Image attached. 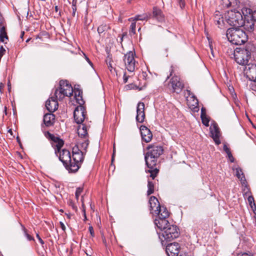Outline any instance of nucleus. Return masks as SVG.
<instances>
[{
    "mask_svg": "<svg viewBox=\"0 0 256 256\" xmlns=\"http://www.w3.org/2000/svg\"><path fill=\"white\" fill-rule=\"evenodd\" d=\"M147 148L148 151L145 154L144 160L148 170H146V172L150 173V176L154 179L158 172V170L155 167L157 160L163 154L164 149L162 146L157 144L149 145Z\"/></svg>",
    "mask_w": 256,
    "mask_h": 256,
    "instance_id": "nucleus-1",
    "label": "nucleus"
},
{
    "mask_svg": "<svg viewBox=\"0 0 256 256\" xmlns=\"http://www.w3.org/2000/svg\"><path fill=\"white\" fill-rule=\"evenodd\" d=\"M45 136L51 140V144L54 148L56 154L58 155L59 154L60 160L62 162L66 169L70 172V164L72 162V157L69 150L66 149L60 150L61 148L64 144L63 140L48 132L45 134Z\"/></svg>",
    "mask_w": 256,
    "mask_h": 256,
    "instance_id": "nucleus-2",
    "label": "nucleus"
},
{
    "mask_svg": "<svg viewBox=\"0 0 256 256\" xmlns=\"http://www.w3.org/2000/svg\"><path fill=\"white\" fill-rule=\"evenodd\" d=\"M88 144L89 142L86 140L84 142L80 140L72 148V162L70 168V172H76L80 168L86 153Z\"/></svg>",
    "mask_w": 256,
    "mask_h": 256,
    "instance_id": "nucleus-3",
    "label": "nucleus"
},
{
    "mask_svg": "<svg viewBox=\"0 0 256 256\" xmlns=\"http://www.w3.org/2000/svg\"><path fill=\"white\" fill-rule=\"evenodd\" d=\"M228 40L236 45H241L247 41L248 36L246 32L239 28H231L226 32Z\"/></svg>",
    "mask_w": 256,
    "mask_h": 256,
    "instance_id": "nucleus-4",
    "label": "nucleus"
},
{
    "mask_svg": "<svg viewBox=\"0 0 256 256\" xmlns=\"http://www.w3.org/2000/svg\"><path fill=\"white\" fill-rule=\"evenodd\" d=\"M227 22L233 28H240L243 26L244 20L241 12L238 10H228L225 14Z\"/></svg>",
    "mask_w": 256,
    "mask_h": 256,
    "instance_id": "nucleus-5",
    "label": "nucleus"
},
{
    "mask_svg": "<svg viewBox=\"0 0 256 256\" xmlns=\"http://www.w3.org/2000/svg\"><path fill=\"white\" fill-rule=\"evenodd\" d=\"M73 93V88L67 80H61L60 82L59 88L56 89L54 96L62 100L65 96H70Z\"/></svg>",
    "mask_w": 256,
    "mask_h": 256,
    "instance_id": "nucleus-6",
    "label": "nucleus"
},
{
    "mask_svg": "<svg viewBox=\"0 0 256 256\" xmlns=\"http://www.w3.org/2000/svg\"><path fill=\"white\" fill-rule=\"evenodd\" d=\"M179 234L180 232L178 228L176 226L170 225L162 234H160L159 238L163 243L164 240L170 242L173 240L178 238Z\"/></svg>",
    "mask_w": 256,
    "mask_h": 256,
    "instance_id": "nucleus-7",
    "label": "nucleus"
},
{
    "mask_svg": "<svg viewBox=\"0 0 256 256\" xmlns=\"http://www.w3.org/2000/svg\"><path fill=\"white\" fill-rule=\"evenodd\" d=\"M250 56V52L246 48H237L234 52L235 60L239 64L247 65Z\"/></svg>",
    "mask_w": 256,
    "mask_h": 256,
    "instance_id": "nucleus-8",
    "label": "nucleus"
},
{
    "mask_svg": "<svg viewBox=\"0 0 256 256\" xmlns=\"http://www.w3.org/2000/svg\"><path fill=\"white\" fill-rule=\"evenodd\" d=\"M135 52L130 51L124 56V61L126 68L130 72H134L136 66V61L134 59Z\"/></svg>",
    "mask_w": 256,
    "mask_h": 256,
    "instance_id": "nucleus-9",
    "label": "nucleus"
},
{
    "mask_svg": "<svg viewBox=\"0 0 256 256\" xmlns=\"http://www.w3.org/2000/svg\"><path fill=\"white\" fill-rule=\"evenodd\" d=\"M86 110L82 106H77L74 112V117L75 122L78 124H82V123L85 119Z\"/></svg>",
    "mask_w": 256,
    "mask_h": 256,
    "instance_id": "nucleus-10",
    "label": "nucleus"
},
{
    "mask_svg": "<svg viewBox=\"0 0 256 256\" xmlns=\"http://www.w3.org/2000/svg\"><path fill=\"white\" fill-rule=\"evenodd\" d=\"M170 85L172 88L173 91L178 94L182 91L184 86L183 83L180 80V78L176 76L172 77Z\"/></svg>",
    "mask_w": 256,
    "mask_h": 256,
    "instance_id": "nucleus-11",
    "label": "nucleus"
},
{
    "mask_svg": "<svg viewBox=\"0 0 256 256\" xmlns=\"http://www.w3.org/2000/svg\"><path fill=\"white\" fill-rule=\"evenodd\" d=\"M244 72L250 80L256 82V64H248L246 66Z\"/></svg>",
    "mask_w": 256,
    "mask_h": 256,
    "instance_id": "nucleus-12",
    "label": "nucleus"
},
{
    "mask_svg": "<svg viewBox=\"0 0 256 256\" xmlns=\"http://www.w3.org/2000/svg\"><path fill=\"white\" fill-rule=\"evenodd\" d=\"M58 98L54 94L46 101V107L50 112H53L58 109Z\"/></svg>",
    "mask_w": 256,
    "mask_h": 256,
    "instance_id": "nucleus-13",
    "label": "nucleus"
},
{
    "mask_svg": "<svg viewBox=\"0 0 256 256\" xmlns=\"http://www.w3.org/2000/svg\"><path fill=\"white\" fill-rule=\"evenodd\" d=\"M166 251L168 256H178L180 252V244L177 242L169 244L166 246Z\"/></svg>",
    "mask_w": 256,
    "mask_h": 256,
    "instance_id": "nucleus-14",
    "label": "nucleus"
},
{
    "mask_svg": "<svg viewBox=\"0 0 256 256\" xmlns=\"http://www.w3.org/2000/svg\"><path fill=\"white\" fill-rule=\"evenodd\" d=\"M210 129L211 136L216 144L217 145L220 144V133L218 125L216 124H214L211 125Z\"/></svg>",
    "mask_w": 256,
    "mask_h": 256,
    "instance_id": "nucleus-15",
    "label": "nucleus"
},
{
    "mask_svg": "<svg viewBox=\"0 0 256 256\" xmlns=\"http://www.w3.org/2000/svg\"><path fill=\"white\" fill-rule=\"evenodd\" d=\"M145 118L144 104V102L138 103L136 108V120L138 122L142 123Z\"/></svg>",
    "mask_w": 256,
    "mask_h": 256,
    "instance_id": "nucleus-16",
    "label": "nucleus"
},
{
    "mask_svg": "<svg viewBox=\"0 0 256 256\" xmlns=\"http://www.w3.org/2000/svg\"><path fill=\"white\" fill-rule=\"evenodd\" d=\"M154 224L162 232L170 226L166 218H157L154 220Z\"/></svg>",
    "mask_w": 256,
    "mask_h": 256,
    "instance_id": "nucleus-17",
    "label": "nucleus"
},
{
    "mask_svg": "<svg viewBox=\"0 0 256 256\" xmlns=\"http://www.w3.org/2000/svg\"><path fill=\"white\" fill-rule=\"evenodd\" d=\"M78 134L80 138L78 140V142L80 140L81 142H84V140H88V132H87V127L84 124H80L78 128Z\"/></svg>",
    "mask_w": 256,
    "mask_h": 256,
    "instance_id": "nucleus-18",
    "label": "nucleus"
},
{
    "mask_svg": "<svg viewBox=\"0 0 256 256\" xmlns=\"http://www.w3.org/2000/svg\"><path fill=\"white\" fill-rule=\"evenodd\" d=\"M140 130L143 140L146 142H150L152 138V134L150 130L144 126H140Z\"/></svg>",
    "mask_w": 256,
    "mask_h": 256,
    "instance_id": "nucleus-19",
    "label": "nucleus"
},
{
    "mask_svg": "<svg viewBox=\"0 0 256 256\" xmlns=\"http://www.w3.org/2000/svg\"><path fill=\"white\" fill-rule=\"evenodd\" d=\"M149 204L150 205V208L151 210L154 212L155 210L158 209L160 210V206L158 200L154 196L150 197L149 200Z\"/></svg>",
    "mask_w": 256,
    "mask_h": 256,
    "instance_id": "nucleus-20",
    "label": "nucleus"
},
{
    "mask_svg": "<svg viewBox=\"0 0 256 256\" xmlns=\"http://www.w3.org/2000/svg\"><path fill=\"white\" fill-rule=\"evenodd\" d=\"M54 119L55 116L52 112L46 114L44 116V122L46 126H50L54 124Z\"/></svg>",
    "mask_w": 256,
    "mask_h": 256,
    "instance_id": "nucleus-21",
    "label": "nucleus"
},
{
    "mask_svg": "<svg viewBox=\"0 0 256 256\" xmlns=\"http://www.w3.org/2000/svg\"><path fill=\"white\" fill-rule=\"evenodd\" d=\"M154 214L158 215V218H167L169 216V213L166 208L160 206V210L158 209L154 210Z\"/></svg>",
    "mask_w": 256,
    "mask_h": 256,
    "instance_id": "nucleus-22",
    "label": "nucleus"
},
{
    "mask_svg": "<svg viewBox=\"0 0 256 256\" xmlns=\"http://www.w3.org/2000/svg\"><path fill=\"white\" fill-rule=\"evenodd\" d=\"M153 16L158 21H162L164 20V17L162 10L156 7L153 8Z\"/></svg>",
    "mask_w": 256,
    "mask_h": 256,
    "instance_id": "nucleus-23",
    "label": "nucleus"
},
{
    "mask_svg": "<svg viewBox=\"0 0 256 256\" xmlns=\"http://www.w3.org/2000/svg\"><path fill=\"white\" fill-rule=\"evenodd\" d=\"M236 177L240 180L242 185L245 184L246 180L242 172V169L238 167L236 168Z\"/></svg>",
    "mask_w": 256,
    "mask_h": 256,
    "instance_id": "nucleus-24",
    "label": "nucleus"
},
{
    "mask_svg": "<svg viewBox=\"0 0 256 256\" xmlns=\"http://www.w3.org/2000/svg\"><path fill=\"white\" fill-rule=\"evenodd\" d=\"M8 36L6 31L5 25L0 28V40L2 42L6 43Z\"/></svg>",
    "mask_w": 256,
    "mask_h": 256,
    "instance_id": "nucleus-25",
    "label": "nucleus"
},
{
    "mask_svg": "<svg viewBox=\"0 0 256 256\" xmlns=\"http://www.w3.org/2000/svg\"><path fill=\"white\" fill-rule=\"evenodd\" d=\"M243 26H244L245 28L248 31L250 32H252L254 30V22L252 20H251L250 22H244Z\"/></svg>",
    "mask_w": 256,
    "mask_h": 256,
    "instance_id": "nucleus-26",
    "label": "nucleus"
},
{
    "mask_svg": "<svg viewBox=\"0 0 256 256\" xmlns=\"http://www.w3.org/2000/svg\"><path fill=\"white\" fill-rule=\"evenodd\" d=\"M148 16L146 14H144L142 15H136L134 18H128V21L134 22H136L138 20H147Z\"/></svg>",
    "mask_w": 256,
    "mask_h": 256,
    "instance_id": "nucleus-27",
    "label": "nucleus"
},
{
    "mask_svg": "<svg viewBox=\"0 0 256 256\" xmlns=\"http://www.w3.org/2000/svg\"><path fill=\"white\" fill-rule=\"evenodd\" d=\"M214 22L218 26V28H221L224 24V20L222 17L220 15L218 16L217 14L214 16Z\"/></svg>",
    "mask_w": 256,
    "mask_h": 256,
    "instance_id": "nucleus-28",
    "label": "nucleus"
},
{
    "mask_svg": "<svg viewBox=\"0 0 256 256\" xmlns=\"http://www.w3.org/2000/svg\"><path fill=\"white\" fill-rule=\"evenodd\" d=\"M75 98L76 102L80 104V106H82L84 102L82 98V96L80 94V92L78 91L75 92Z\"/></svg>",
    "mask_w": 256,
    "mask_h": 256,
    "instance_id": "nucleus-29",
    "label": "nucleus"
},
{
    "mask_svg": "<svg viewBox=\"0 0 256 256\" xmlns=\"http://www.w3.org/2000/svg\"><path fill=\"white\" fill-rule=\"evenodd\" d=\"M148 190L147 191V194L148 196L152 194L154 192V184L152 182L148 181Z\"/></svg>",
    "mask_w": 256,
    "mask_h": 256,
    "instance_id": "nucleus-30",
    "label": "nucleus"
},
{
    "mask_svg": "<svg viewBox=\"0 0 256 256\" xmlns=\"http://www.w3.org/2000/svg\"><path fill=\"white\" fill-rule=\"evenodd\" d=\"M202 123L206 126H209V118L206 114H202L200 115Z\"/></svg>",
    "mask_w": 256,
    "mask_h": 256,
    "instance_id": "nucleus-31",
    "label": "nucleus"
},
{
    "mask_svg": "<svg viewBox=\"0 0 256 256\" xmlns=\"http://www.w3.org/2000/svg\"><path fill=\"white\" fill-rule=\"evenodd\" d=\"M235 0H222L223 6L225 8H229L232 6L234 3Z\"/></svg>",
    "mask_w": 256,
    "mask_h": 256,
    "instance_id": "nucleus-32",
    "label": "nucleus"
},
{
    "mask_svg": "<svg viewBox=\"0 0 256 256\" xmlns=\"http://www.w3.org/2000/svg\"><path fill=\"white\" fill-rule=\"evenodd\" d=\"M72 16L73 17H74L76 16V11L77 10L76 0H72Z\"/></svg>",
    "mask_w": 256,
    "mask_h": 256,
    "instance_id": "nucleus-33",
    "label": "nucleus"
},
{
    "mask_svg": "<svg viewBox=\"0 0 256 256\" xmlns=\"http://www.w3.org/2000/svg\"><path fill=\"white\" fill-rule=\"evenodd\" d=\"M136 22H132L130 26V34H136Z\"/></svg>",
    "mask_w": 256,
    "mask_h": 256,
    "instance_id": "nucleus-34",
    "label": "nucleus"
},
{
    "mask_svg": "<svg viewBox=\"0 0 256 256\" xmlns=\"http://www.w3.org/2000/svg\"><path fill=\"white\" fill-rule=\"evenodd\" d=\"M83 190V188L82 187H78L76 188L75 195H76V198L77 200H78L79 196L82 194V192Z\"/></svg>",
    "mask_w": 256,
    "mask_h": 256,
    "instance_id": "nucleus-35",
    "label": "nucleus"
},
{
    "mask_svg": "<svg viewBox=\"0 0 256 256\" xmlns=\"http://www.w3.org/2000/svg\"><path fill=\"white\" fill-rule=\"evenodd\" d=\"M248 200L250 205L252 208L253 207V205L255 206V204L254 202V198L252 196H249L248 198Z\"/></svg>",
    "mask_w": 256,
    "mask_h": 256,
    "instance_id": "nucleus-36",
    "label": "nucleus"
},
{
    "mask_svg": "<svg viewBox=\"0 0 256 256\" xmlns=\"http://www.w3.org/2000/svg\"><path fill=\"white\" fill-rule=\"evenodd\" d=\"M24 232L25 236L26 237L27 239L28 240H34V238L30 235L29 234H28L26 232V230L25 229V228H24Z\"/></svg>",
    "mask_w": 256,
    "mask_h": 256,
    "instance_id": "nucleus-37",
    "label": "nucleus"
},
{
    "mask_svg": "<svg viewBox=\"0 0 256 256\" xmlns=\"http://www.w3.org/2000/svg\"><path fill=\"white\" fill-rule=\"evenodd\" d=\"M107 64H108V68L110 71L111 72L112 74H114V72L116 70L114 69V72H113V70H112L113 68H112V64H111L110 62H107Z\"/></svg>",
    "mask_w": 256,
    "mask_h": 256,
    "instance_id": "nucleus-38",
    "label": "nucleus"
},
{
    "mask_svg": "<svg viewBox=\"0 0 256 256\" xmlns=\"http://www.w3.org/2000/svg\"><path fill=\"white\" fill-rule=\"evenodd\" d=\"M5 52H6V50L4 48V47L2 46H0V60H1L2 56L4 54Z\"/></svg>",
    "mask_w": 256,
    "mask_h": 256,
    "instance_id": "nucleus-39",
    "label": "nucleus"
},
{
    "mask_svg": "<svg viewBox=\"0 0 256 256\" xmlns=\"http://www.w3.org/2000/svg\"><path fill=\"white\" fill-rule=\"evenodd\" d=\"M104 28H106V26H100L98 28V32L99 34H102V33L104 30Z\"/></svg>",
    "mask_w": 256,
    "mask_h": 256,
    "instance_id": "nucleus-40",
    "label": "nucleus"
},
{
    "mask_svg": "<svg viewBox=\"0 0 256 256\" xmlns=\"http://www.w3.org/2000/svg\"><path fill=\"white\" fill-rule=\"evenodd\" d=\"M223 149H224V150L226 153V154H229V152H231L230 149L228 147V146L226 144H224V145Z\"/></svg>",
    "mask_w": 256,
    "mask_h": 256,
    "instance_id": "nucleus-41",
    "label": "nucleus"
},
{
    "mask_svg": "<svg viewBox=\"0 0 256 256\" xmlns=\"http://www.w3.org/2000/svg\"><path fill=\"white\" fill-rule=\"evenodd\" d=\"M227 156L231 162H234V159L231 152H229V154H227Z\"/></svg>",
    "mask_w": 256,
    "mask_h": 256,
    "instance_id": "nucleus-42",
    "label": "nucleus"
},
{
    "mask_svg": "<svg viewBox=\"0 0 256 256\" xmlns=\"http://www.w3.org/2000/svg\"><path fill=\"white\" fill-rule=\"evenodd\" d=\"M68 204L72 206L73 210H76V206L74 205V202L72 200L68 202Z\"/></svg>",
    "mask_w": 256,
    "mask_h": 256,
    "instance_id": "nucleus-43",
    "label": "nucleus"
},
{
    "mask_svg": "<svg viewBox=\"0 0 256 256\" xmlns=\"http://www.w3.org/2000/svg\"><path fill=\"white\" fill-rule=\"evenodd\" d=\"M84 56L85 59L88 62V63L92 66H93V64L92 62L84 54Z\"/></svg>",
    "mask_w": 256,
    "mask_h": 256,
    "instance_id": "nucleus-44",
    "label": "nucleus"
},
{
    "mask_svg": "<svg viewBox=\"0 0 256 256\" xmlns=\"http://www.w3.org/2000/svg\"><path fill=\"white\" fill-rule=\"evenodd\" d=\"M128 76H127L126 74V73L124 74V76H123V80L124 83H126L128 82Z\"/></svg>",
    "mask_w": 256,
    "mask_h": 256,
    "instance_id": "nucleus-45",
    "label": "nucleus"
},
{
    "mask_svg": "<svg viewBox=\"0 0 256 256\" xmlns=\"http://www.w3.org/2000/svg\"><path fill=\"white\" fill-rule=\"evenodd\" d=\"M89 231L92 236H94V230L92 226H90L88 228Z\"/></svg>",
    "mask_w": 256,
    "mask_h": 256,
    "instance_id": "nucleus-46",
    "label": "nucleus"
},
{
    "mask_svg": "<svg viewBox=\"0 0 256 256\" xmlns=\"http://www.w3.org/2000/svg\"><path fill=\"white\" fill-rule=\"evenodd\" d=\"M179 4L182 8L184 6L185 4L184 0H179Z\"/></svg>",
    "mask_w": 256,
    "mask_h": 256,
    "instance_id": "nucleus-47",
    "label": "nucleus"
},
{
    "mask_svg": "<svg viewBox=\"0 0 256 256\" xmlns=\"http://www.w3.org/2000/svg\"><path fill=\"white\" fill-rule=\"evenodd\" d=\"M178 256H188V254L186 252L180 251L179 254H178Z\"/></svg>",
    "mask_w": 256,
    "mask_h": 256,
    "instance_id": "nucleus-48",
    "label": "nucleus"
},
{
    "mask_svg": "<svg viewBox=\"0 0 256 256\" xmlns=\"http://www.w3.org/2000/svg\"><path fill=\"white\" fill-rule=\"evenodd\" d=\"M60 228H62V229L64 231L66 230V226L62 222H60Z\"/></svg>",
    "mask_w": 256,
    "mask_h": 256,
    "instance_id": "nucleus-49",
    "label": "nucleus"
},
{
    "mask_svg": "<svg viewBox=\"0 0 256 256\" xmlns=\"http://www.w3.org/2000/svg\"><path fill=\"white\" fill-rule=\"evenodd\" d=\"M36 237L38 239L40 242L42 244H44V242L42 240L40 237L39 235L38 234H36Z\"/></svg>",
    "mask_w": 256,
    "mask_h": 256,
    "instance_id": "nucleus-50",
    "label": "nucleus"
},
{
    "mask_svg": "<svg viewBox=\"0 0 256 256\" xmlns=\"http://www.w3.org/2000/svg\"><path fill=\"white\" fill-rule=\"evenodd\" d=\"M252 18L256 22V11H254L252 14Z\"/></svg>",
    "mask_w": 256,
    "mask_h": 256,
    "instance_id": "nucleus-51",
    "label": "nucleus"
},
{
    "mask_svg": "<svg viewBox=\"0 0 256 256\" xmlns=\"http://www.w3.org/2000/svg\"><path fill=\"white\" fill-rule=\"evenodd\" d=\"M194 98V104H193V106H194L195 104H198V100L196 98Z\"/></svg>",
    "mask_w": 256,
    "mask_h": 256,
    "instance_id": "nucleus-52",
    "label": "nucleus"
},
{
    "mask_svg": "<svg viewBox=\"0 0 256 256\" xmlns=\"http://www.w3.org/2000/svg\"><path fill=\"white\" fill-rule=\"evenodd\" d=\"M206 114V110L204 108L201 109V114Z\"/></svg>",
    "mask_w": 256,
    "mask_h": 256,
    "instance_id": "nucleus-53",
    "label": "nucleus"
},
{
    "mask_svg": "<svg viewBox=\"0 0 256 256\" xmlns=\"http://www.w3.org/2000/svg\"><path fill=\"white\" fill-rule=\"evenodd\" d=\"M210 48L212 54V56L214 57V52H213V49H212V46L211 44H210Z\"/></svg>",
    "mask_w": 256,
    "mask_h": 256,
    "instance_id": "nucleus-54",
    "label": "nucleus"
},
{
    "mask_svg": "<svg viewBox=\"0 0 256 256\" xmlns=\"http://www.w3.org/2000/svg\"><path fill=\"white\" fill-rule=\"evenodd\" d=\"M238 256H250L249 254H247V253H244V254H242L240 255L238 254Z\"/></svg>",
    "mask_w": 256,
    "mask_h": 256,
    "instance_id": "nucleus-55",
    "label": "nucleus"
},
{
    "mask_svg": "<svg viewBox=\"0 0 256 256\" xmlns=\"http://www.w3.org/2000/svg\"><path fill=\"white\" fill-rule=\"evenodd\" d=\"M54 10L56 12H58V6H55Z\"/></svg>",
    "mask_w": 256,
    "mask_h": 256,
    "instance_id": "nucleus-56",
    "label": "nucleus"
},
{
    "mask_svg": "<svg viewBox=\"0 0 256 256\" xmlns=\"http://www.w3.org/2000/svg\"><path fill=\"white\" fill-rule=\"evenodd\" d=\"M24 35V32H21V35H20V37H21V38H22V37H23Z\"/></svg>",
    "mask_w": 256,
    "mask_h": 256,
    "instance_id": "nucleus-57",
    "label": "nucleus"
},
{
    "mask_svg": "<svg viewBox=\"0 0 256 256\" xmlns=\"http://www.w3.org/2000/svg\"><path fill=\"white\" fill-rule=\"evenodd\" d=\"M4 113L6 115L7 114V112H6V107L5 106L4 107Z\"/></svg>",
    "mask_w": 256,
    "mask_h": 256,
    "instance_id": "nucleus-58",
    "label": "nucleus"
},
{
    "mask_svg": "<svg viewBox=\"0 0 256 256\" xmlns=\"http://www.w3.org/2000/svg\"><path fill=\"white\" fill-rule=\"evenodd\" d=\"M66 217L70 219V218L71 216L70 214H66Z\"/></svg>",
    "mask_w": 256,
    "mask_h": 256,
    "instance_id": "nucleus-59",
    "label": "nucleus"
},
{
    "mask_svg": "<svg viewBox=\"0 0 256 256\" xmlns=\"http://www.w3.org/2000/svg\"><path fill=\"white\" fill-rule=\"evenodd\" d=\"M8 132L9 133H10V134H12V130H11V129L9 130H8Z\"/></svg>",
    "mask_w": 256,
    "mask_h": 256,
    "instance_id": "nucleus-60",
    "label": "nucleus"
},
{
    "mask_svg": "<svg viewBox=\"0 0 256 256\" xmlns=\"http://www.w3.org/2000/svg\"><path fill=\"white\" fill-rule=\"evenodd\" d=\"M146 74V72H142V75H143V76H144V74Z\"/></svg>",
    "mask_w": 256,
    "mask_h": 256,
    "instance_id": "nucleus-61",
    "label": "nucleus"
},
{
    "mask_svg": "<svg viewBox=\"0 0 256 256\" xmlns=\"http://www.w3.org/2000/svg\"><path fill=\"white\" fill-rule=\"evenodd\" d=\"M140 29H141V28H138V32H140Z\"/></svg>",
    "mask_w": 256,
    "mask_h": 256,
    "instance_id": "nucleus-62",
    "label": "nucleus"
},
{
    "mask_svg": "<svg viewBox=\"0 0 256 256\" xmlns=\"http://www.w3.org/2000/svg\"><path fill=\"white\" fill-rule=\"evenodd\" d=\"M87 256H91L90 255H88V254H86Z\"/></svg>",
    "mask_w": 256,
    "mask_h": 256,
    "instance_id": "nucleus-63",
    "label": "nucleus"
},
{
    "mask_svg": "<svg viewBox=\"0 0 256 256\" xmlns=\"http://www.w3.org/2000/svg\"><path fill=\"white\" fill-rule=\"evenodd\" d=\"M84 215L86 216V214H85V213L84 214Z\"/></svg>",
    "mask_w": 256,
    "mask_h": 256,
    "instance_id": "nucleus-64",
    "label": "nucleus"
}]
</instances>
